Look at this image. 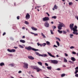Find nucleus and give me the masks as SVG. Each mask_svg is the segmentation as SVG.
<instances>
[{
    "label": "nucleus",
    "mask_w": 78,
    "mask_h": 78,
    "mask_svg": "<svg viewBox=\"0 0 78 78\" xmlns=\"http://www.w3.org/2000/svg\"><path fill=\"white\" fill-rule=\"evenodd\" d=\"M77 27L76 26H75L74 27H73V34H76V35H78V32H78V30L77 29Z\"/></svg>",
    "instance_id": "nucleus-1"
},
{
    "label": "nucleus",
    "mask_w": 78,
    "mask_h": 78,
    "mask_svg": "<svg viewBox=\"0 0 78 78\" xmlns=\"http://www.w3.org/2000/svg\"><path fill=\"white\" fill-rule=\"evenodd\" d=\"M25 49H27V50H28V51H30V50H32L35 51H39V50L33 48L32 47H31V46H28V47H25Z\"/></svg>",
    "instance_id": "nucleus-2"
},
{
    "label": "nucleus",
    "mask_w": 78,
    "mask_h": 78,
    "mask_svg": "<svg viewBox=\"0 0 78 78\" xmlns=\"http://www.w3.org/2000/svg\"><path fill=\"white\" fill-rule=\"evenodd\" d=\"M32 69H35L37 70V72H39L40 71L42 70L41 69L36 66H33V67H32Z\"/></svg>",
    "instance_id": "nucleus-3"
},
{
    "label": "nucleus",
    "mask_w": 78,
    "mask_h": 78,
    "mask_svg": "<svg viewBox=\"0 0 78 78\" xmlns=\"http://www.w3.org/2000/svg\"><path fill=\"white\" fill-rule=\"evenodd\" d=\"M60 24H58V29L59 30H61L62 29V27H63V26H64L63 23H60Z\"/></svg>",
    "instance_id": "nucleus-4"
},
{
    "label": "nucleus",
    "mask_w": 78,
    "mask_h": 78,
    "mask_svg": "<svg viewBox=\"0 0 78 78\" xmlns=\"http://www.w3.org/2000/svg\"><path fill=\"white\" fill-rule=\"evenodd\" d=\"M42 19L43 21H47L49 20V18L48 17L46 16L44 17Z\"/></svg>",
    "instance_id": "nucleus-5"
},
{
    "label": "nucleus",
    "mask_w": 78,
    "mask_h": 78,
    "mask_svg": "<svg viewBox=\"0 0 78 78\" xmlns=\"http://www.w3.org/2000/svg\"><path fill=\"white\" fill-rule=\"evenodd\" d=\"M30 15L29 13H27L26 15V19L27 20H28L30 18Z\"/></svg>",
    "instance_id": "nucleus-6"
},
{
    "label": "nucleus",
    "mask_w": 78,
    "mask_h": 78,
    "mask_svg": "<svg viewBox=\"0 0 78 78\" xmlns=\"http://www.w3.org/2000/svg\"><path fill=\"white\" fill-rule=\"evenodd\" d=\"M51 62L54 64H57L58 63V62L56 60H51Z\"/></svg>",
    "instance_id": "nucleus-7"
},
{
    "label": "nucleus",
    "mask_w": 78,
    "mask_h": 78,
    "mask_svg": "<svg viewBox=\"0 0 78 78\" xmlns=\"http://www.w3.org/2000/svg\"><path fill=\"white\" fill-rule=\"evenodd\" d=\"M74 24H70L69 25V28H70L71 31L73 30V28Z\"/></svg>",
    "instance_id": "nucleus-8"
},
{
    "label": "nucleus",
    "mask_w": 78,
    "mask_h": 78,
    "mask_svg": "<svg viewBox=\"0 0 78 78\" xmlns=\"http://www.w3.org/2000/svg\"><path fill=\"white\" fill-rule=\"evenodd\" d=\"M24 66L23 67H24L26 69L28 68V64L26 63H24Z\"/></svg>",
    "instance_id": "nucleus-9"
},
{
    "label": "nucleus",
    "mask_w": 78,
    "mask_h": 78,
    "mask_svg": "<svg viewBox=\"0 0 78 78\" xmlns=\"http://www.w3.org/2000/svg\"><path fill=\"white\" fill-rule=\"evenodd\" d=\"M7 51L9 52H15L16 51V50L14 49H12L11 50H9V49H8Z\"/></svg>",
    "instance_id": "nucleus-10"
},
{
    "label": "nucleus",
    "mask_w": 78,
    "mask_h": 78,
    "mask_svg": "<svg viewBox=\"0 0 78 78\" xmlns=\"http://www.w3.org/2000/svg\"><path fill=\"white\" fill-rule=\"evenodd\" d=\"M44 26L46 27H49V24L48 23V22H46L44 24Z\"/></svg>",
    "instance_id": "nucleus-11"
},
{
    "label": "nucleus",
    "mask_w": 78,
    "mask_h": 78,
    "mask_svg": "<svg viewBox=\"0 0 78 78\" xmlns=\"http://www.w3.org/2000/svg\"><path fill=\"white\" fill-rule=\"evenodd\" d=\"M28 58L31 60H34V58L32 56H28Z\"/></svg>",
    "instance_id": "nucleus-12"
},
{
    "label": "nucleus",
    "mask_w": 78,
    "mask_h": 78,
    "mask_svg": "<svg viewBox=\"0 0 78 78\" xmlns=\"http://www.w3.org/2000/svg\"><path fill=\"white\" fill-rule=\"evenodd\" d=\"M31 29H32V30H33L37 31V29L36 28V27H31Z\"/></svg>",
    "instance_id": "nucleus-13"
},
{
    "label": "nucleus",
    "mask_w": 78,
    "mask_h": 78,
    "mask_svg": "<svg viewBox=\"0 0 78 78\" xmlns=\"http://www.w3.org/2000/svg\"><path fill=\"white\" fill-rule=\"evenodd\" d=\"M39 56H40L45 57L47 56V55L46 54L40 55Z\"/></svg>",
    "instance_id": "nucleus-14"
},
{
    "label": "nucleus",
    "mask_w": 78,
    "mask_h": 78,
    "mask_svg": "<svg viewBox=\"0 0 78 78\" xmlns=\"http://www.w3.org/2000/svg\"><path fill=\"white\" fill-rule=\"evenodd\" d=\"M47 53H48V54L50 56H51V57H53V58H55V57L54 56L52 55L51 54V53H49V52H48Z\"/></svg>",
    "instance_id": "nucleus-15"
},
{
    "label": "nucleus",
    "mask_w": 78,
    "mask_h": 78,
    "mask_svg": "<svg viewBox=\"0 0 78 78\" xmlns=\"http://www.w3.org/2000/svg\"><path fill=\"white\" fill-rule=\"evenodd\" d=\"M20 41L21 42H22V43H25V40H20Z\"/></svg>",
    "instance_id": "nucleus-16"
},
{
    "label": "nucleus",
    "mask_w": 78,
    "mask_h": 78,
    "mask_svg": "<svg viewBox=\"0 0 78 78\" xmlns=\"http://www.w3.org/2000/svg\"><path fill=\"white\" fill-rule=\"evenodd\" d=\"M47 69H48V70H51V69H52V67L51 66H50V67H47Z\"/></svg>",
    "instance_id": "nucleus-17"
},
{
    "label": "nucleus",
    "mask_w": 78,
    "mask_h": 78,
    "mask_svg": "<svg viewBox=\"0 0 78 78\" xmlns=\"http://www.w3.org/2000/svg\"><path fill=\"white\" fill-rule=\"evenodd\" d=\"M71 59L73 61H76L74 57H72Z\"/></svg>",
    "instance_id": "nucleus-18"
},
{
    "label": "nucleus",
    "mask_w": 78,
    "mask_h": 78,
    "mask_svg": "<svg viewBox=\"0 0 78 78\" xmlns=\"http://www.w3.org/2000/svg\"><path fill=\"white\" fill-rule=\"evenodd\" d=\"M24 23L26 25H28L29 24V23L28 22L25 21H24Z\"/></svg>",
    "instance_id": "nucleus-19"
},
{
    "label": "nucleus",
    "mask_w": 78,
    "mask_h": 78,
    "mask_svg": "<svg viewBox=\"0 0 78 78\" xmlns=\"http://www.w3.org/2000/svg\"><path fill=\"white\" fill-rule=\"evenodd\" d=\"M38 64L39 65L42 66V63L41 62H38Z\"/></svg>",
    "instance_id": "nucleus-20"
},
{
    "label": "nucleus",
    "mask_w": 78,
    "mask_h": 78,
    "mask_svg": "<svg viewBox=\"0 0 78 78\" xmlns=\"http://www.w3.org/2000/svg\"><path fill=\"white\" fill-rule=\"evenodd\" d=\"M58 32L60 34L62 33V31L60 30H58Z\"/></svg>",
    "instance_id": "nucleus-21"
},
{
    "label": "nucleus",
    "mask_w": 78,
    "mask_h": 78,
    "mask_svg": "<svg viewBox=\"0 0 78 78\" xmlns=\"http://www.w3.org/2000/svg\"><path fill=\"white\" fill-rule=\"evenodd\" d=\"M56 43L57 45L59 47L60 46V43L59 42H58V41H56Z\"/></svg>",
    "instance_id": "nucleus-22"
},
{
    "label": "nucleus",
    "mask_w": 78,
    "mask_h": 78,
    "mask_svg": "<svg viewBox=\"0 0 78 78\" xmlns=\"http://www.w3.org/2000/svg\"><path fill=\"white\" fill-rule=\"evenodd\" d=\"M41 36H43V38H45L46 37L45 35H44L43 33H41Z\"/></svg>",
    "instance_id": "nucleus-23"
},
{
    "label": "nucleus",
    "mask_w": 78,
    "mask_h": 78,
    "mask_svg": "<svg viewBox=\"0 0 78 78\" xmlns=\"http://www.w3.org/2000/svg\"><path fill=\"white\" fill-rule=\"evenodd\" d=\"M54 8L56 9H57V5L56 4L55 5L54 7Z\"/></svg>",
    "instance_id": "nucleus-24"
},
{
    "label": "nucleus",
    "mask_w": 78,
    "mask_h": 78,
    "mask_svg": "<svg viewBox=\"0 0 78 78\" xmlns=\"http://www.w3.org/2000/svg\"><path fill=\"white\" fill-rule=\"evenodd\" d=\"M51 18L52 19H56L57 17L56 16H52L51 17Z\"/></svg>",
    "instance_id": "nucleus-25"
},
{
    "label": "nucleus",
    "mask_w": 78,
    "mask_h": 78,
    "mask_svg": "<svg viewBox=\"0 0 78 78\" xmlns=\"http://www.w3.org/2000/svg\"><path fill=\"white\" fill-rule=\"evenodd\" d=\"M69 5H73V3L72 2H69Z\"/></svg>",
    "instance_id": "nucleus-26"
},
{
    "label": "nucleus",
    "mask_w": 78,
    "mask_h": 78,
    "mask_svg": "<svg viewBox=\"0 0 78 78\" xmlns=\"http://www.w3.org/2000/svg\"><path fill=\"white\" fill-rule=\"evenodd\" d=\"M5 64L4 63L2 62L0 64V66H4Z\"/></svg>",
    "instance_id": "nucleus-27"
},
{
    "label": "nucleus",
    "mask_w": 78,
    "mask_h": 78,
    "mask_svg": "<svg viewBox=\"0 0 78 78\" xmlns=\"http://www.w3.org/2000/svg\"><path fill=\"white\" fill-rule=\"evenodd\" d=\"M9 65L12 67H13L15 66V64L13 63L10 64H9Z\"/></svg>",
    "instance_id": "nucleus-28"
},
{
    "label": "nucleus",
    "mask_w": 78,
    "mask_h": 78,
    "mask_svg": "<svg viewBox=\"0 0 78 78\" xmlns=\"http://www.w3.org/2000/svg\"><path fill=\"white\" fill-rule=\"evenodd\" d=\"M46 44H47L48 45H49L50 44V43L49 42V41H46Z\"/></svg>",
    "instance_id": "nucleus-29"
},
{
    "label": "nucleus",
    "mask_w": 78,
    "mask_h": 78,
    "mask_svg": "<svg viewBox=\"0 0 78 78\" xmlns=\"http://www.w3.org/2000/svg\"><path fill=\"white\" fill-rule=\"evenodd\" d=\"M35 54H36V55H38V56H40L39 55H41V54H39V53L36 52H35Z\"/></svg>",
    "instance_id": "nucleus-30"
},
{
    "label": "nucleus",
    "mask_w": 78,
    "mask_h": 78,
    "mask_svg": "<svg viewBox=\"0 0 78 78\" xmlns=\"http://www.w3.org/2000/svg\"><path fill=\"white\" fill-rule=\"evenodd\" d=\"M66 76V74H62L61 75V77H63Z\"/></svg>",
    "instance_id": "nucleus-31"
},
{
    "label": "nucleus",
    "mask_w": 78,
    "mask_h": 78,
    "mask_svg": "<svg viewBox=\"0 0 78 78\" xmlns=\"http://www.w3.org/2000/svg\"><path fill=\"white\" fill-rule=\"evenodd\" d=\"M77 73H78V70H75V74H77Z\"/></svg>",
    "instance_id": "nucleus-32"
},
{
    "label": "nucleus",
    "mask_w": 78,
    "mask_h": 78,
    "mask_svg": "<svg viewBox=\"0 0 78 78\" xmlns=\"http://www.w3.org/2000/svg\"><path fill=\"white\" fill-rule=\"evenodd\" d=\"M50 32H51V34H54V33H53V30H50Z\"/></svg>",
    "instance_id": "nucleus-33"
},
{
    "label": "nucleus",
    "mask_w": 78,
    "mask_h": 78,
    "mask_svg": "<svg viewBox=\"0 0 78 78\" xmlns=\"http://www.w3.org/2000/svg\"><path fill=\"white\" fill-rule=\"evenodd\" d=\"M67 62V60L65 58L64 59V62Z\"/></svg>",
    "instance_id": "nucleus-34"
},
{
    "label": "nucleus",
    "mask_w": 78,
    "mask_h": 78,
    "mask_svg": "<svg viewBox=\"0 0 78 78\" xmlns=\"http://www.w3.org/2000/svg\"><path fill=\"white\" fill-rule=\"evenodd\" d=\"M55 38L57 39H58V40L59 41H60V42L61 41L60 39V38H57V37H56Z\"/></svg>",
    "instance_id": "nucleus-35"
},
{
    "label": "nucleus",
    "mask_w": 78,
    "mask_h": 78,
    "mask_svg": "<svg viewBox=\"0 0 78 78\" xmlns=\"http://www.w3.org/2000/svg\"><path fill=\"white\" fill-rule=\"evenodd\" d=\"M75 48L74 46H71L70 47V48L71 49H73Z\"/></svg>",
    "instance_id": "nucleus-36"
},
{
    "label": "nucleus",
    "mask_w": 78,
    "mask_h": 78,
    "mask_svg": "<svg viewBox=\"0 0 78 78\" xmlns=\"http://www.w3.org/2000/svg\"><path fill=\"white\" fill-rule=\"evenodd\" d=\"M70 38H72V37H71L72 36V37H73V34H70Z\"/></svg>",
    "instance_id": "nucleus-37"
},
{
    "label": "nucleus",
    "mask_w": 78,
    "mask_h": 78,
    "mask_svg": "<svg viewBox=\"0 0 78 78\" xmlns=\"http://www.w3.org/2000/svg\"><path fill=\"white\" fill-rule=\"evenodd\" d=\"M52 27H53V29H55L56 28V26H53Z\"/></svg>",
    "instance_id": "nucleus-38"
},
{
    "label": "nucleus",
    "mask_w": 78,
    "mask_h": 78,
    "mask_svg": "<svg viewBox=\"0 0 78 78\" xmlns=\"http://www.w3.org/2000/svg\"><path fill=\"white\" fill-rule=\"evenodd\" d=\"M46 45V43H43L42 45L43 46H45Z\"/></svg>",
    "instance_id": "nucleus-39"
},
{
    "label": "nucleus",
    "mask_w": 78,
    "mask_h": 78,
    "mask_svg": "<svg viewBox=\"0 0 78 78\" xmlns=\"http://www.w3.org/2000/svg\"><path fill=\"white\" fill-rule=\"evenodd\" d=\"M20 47L21 48H23V46H22V45H19Z\"/></svg>",
    "instance_id": "nucleus-40"
},
{
    "label": "nucleus",
    "mask_w": 78,
    "mask_h": 78,
    "mask_svg": "<svg viewBox=\"0 0 78 78\" xmlns=\"http://www.w3.org/2000/svg\"><path fill=\"white\" fill-rule=\"evenodd\" d=\"M72 53L73 54H76V53L74 51L72 52Z\"/></svg>",
    "instance_id": "nucleus-41"
},
{
    "label": "nucleus",
    "mask_w": 78,
    "mask_h": 78,
    "mask_svg": "<svg viewBox=\"0 0 78 78\" xmlns=\"http://www.w3.org/2000/svg\"><path fill=\"white\" fill-rule=\"evenodd\" d=\"M20 16H18L17 17V20H19L20 19Z\"/></svg>",
    "instance_id": "nucleus-42"
},
{
    "label": "nucleus",
    "mask_w": 78,
    "mask_h": 78,
    "mask_svg": "<svg viewBox=\"0 0 78 78\" xmlns=\"http://www.w3.org/2000/svg\"><path fill=\"white\" fill-rule=\"evenodd\" d=\"M46 13L48 15V16H50V15H49V14L48 12H46Z\"/></svg>",
    "instance_id": "nucleus-43"
},
{
    "label": "nucleus",
    "mask_w": 78,
    "mask_h": 78,
    "mask_svg": "<svg viewBox=\"0 0 78 78\" xmlns=\"http://www.w3.org/2000/svg\"><path fill=\"white\" fill-rule=\"evenodd\" d=\"M63 34H66V31H64V30L63 31Z\"/></svg>",
    "instance_id": "nucleus-44"
},
{
    "label": "nucleus",
    "mask_w": 78,
    "mask_h": 78,
    "mask_svg": "<svg viewBox=\"0 0 78 78\" xmlns=\"http://www.w3.org/2000/svg\"><path fill=\"white\" fill-rule=\"evenodd\" d=\"M53 47H55V48H57L58 47V46H56V45H54Z\"/></svg>",
    "instance_id": "nucleus-45"
},
{
    "label": "nucleus",
    "mask_w": 78,
    "mask_h": 78,
    "mask_svg": "<svg viewBox=\"0 0 78 78\" xmlns=\"http://www.w3.org/2000/svg\"><path fill=\"white\" fill-rule=\"evenodd\" d=\"M41 7V6H37V8L38 9H39V8L40 7Z\"/></svg>",
    "instance_id": "nucleus-46"
},
{
    "label": "nucleus",
    "mask_w": 78,
    "mask_h": 78,
    "mask_svg": "<svg viewBox=\"0 0 78 78\" xmlns=\"http://www.w3.org/2000/svg\"><path fill=\"white\" fill-rule=\"evenodd\" d=\"M75 76L76 77H78V74H76L75 75Z\"/></svg>",
    "instance_id": "nucleus-47"
},
{
    "label": "nucleus",
    "mask_w": 78,
    "mask_h": 78,
    "mask_svg": "<svg viewBox=\"0 0 78 78\" xmlns=\"http://www.w3.org/2000/svg\"><path fill=\"white\" fill-rule=\"evenodd\" d=\"M65 56H66V57H67L68 56V55L66 53H65Z\"/></svg>",
    "instance_id": "nucleus-48"
},
{
    "label": "nucleus",
    "mask_w": 78,
    "mask_h": 78,
    "mask_svg": "<svg viewBox=\"0 0 78 78\" xmlns=\"http://www.w3.org/2000/svg\"><path fill=\"white\" fill-rule=\"evenodd\" d=\"M76 18L77 19V20H78V16H75Z\"/></svg>",
    "instance_id": "nucleus-49"
},
{
    "label": "nucleus",
    "mask_w": 78,
    "mask_h": 78,
    "mask_svg": "<svg viewBox=\"0 0 78 78\" xmlns=\"http://www.w3.org/2000/svg\"><path fill=\"white\" fill-rule=\"evenodd\" d=\"M75 69L76 70H78V67H76Z\"/></svg>",
    "instance_id": "nucleus-50"
},
{
    "label": "nucleus",
    "mask_w": 78,
    "mask_h": 78,
    "mask_svg": "<svg viewBox=\"0 0 78 78\" xmlns=\"http://www.w3.org/2000/svg\"><path fill=\"white\" fill-rule=\"evenodd\" d=\"M34 36H37L38 35V34H34Z\"/></svg>",
    "instance_id": "nucleus-51"
},
{
    "label": "nucleus",
    "mask_w": 78,
    "mask_h": 78,
    "mask_svg": "<svg viewBox=\"0 0 78 78\" xmlns=\"http://www.w3.org/2000/svg\"><path fill=\"white\" fill-rule=\"evenodd\" d=\"M6 34V32H4V33H3V36H4Z\"/></svg>",
    "instance_id": "nucleus-52"
},
{
    "label": "nucleus",
    "mask_w": 78,
    "mask_h": 78,
    "mask_svg": "<svg viewBox=\"0 0 78 78\" xmlns=\"http://www.w3.org/2000/svg\"><path fill=\"white\" fill-rule=\"evenodd\" d=\"M40 44H39V43H37V45H38V46H39Z\"/></svg>",
    "instance_id": "nucleus-53"
},
{
    "label": "nucleus",
    "mask_w": 78,
    "mask_h": 78,
    "mask_svg": "<svg viewBox=\"0 0 78 78\" xmlns=\"http://www.w3.org/2000/svg\"><path fill=\"white\" fill-rule=\"evenodd\" d=\"M45 65H46V66H48V64H47V63H46L45 64Z\"/></svg>",
    "instance_id": "nucleus-54"
},
{
    "label": "nucleus",
    "mask_w": 78,
    "mask_h": 78,
    "mask_svg": "<svg viewBox=\"0 0 78 78\" xmlns=\"http://www.w3.org/2000/svg\"><path fill=\"white\" fill-rule=\"evenodd\" d=\"M56 70L59 71V70H60L61 69L59 68H58V69H56Z\"/></svg>",
    "instance_id": "nucleus-55"
},
{
    "label": "nucleus",
    "mask_w": 78,
    "mask_h": 78,
    "mask_svg": "<svg viewBox=\"0 0 78 78\" xmlns=\"http://www.w3.org/2000/svg\"><path fill=\"white\" fill-rule=\"evenodd\" d=\"M22 73V72H21V71H20L18 72V73Z\"/></svg>",
    "instance_id": "nucleus-56"
},
{
    "label": "nucleus",
    "mask_w": 78,
    "mask_h": 78,
    "mask_svg": "<svg viewBox=\"0 0 78 78\" xmlns=\"http://www.w3.org/2000/svg\"><path fill=\"white\" fill-rule=\"evenodd\" d=\"M25 38V36H23V37H22V38Z\"/></svg>",
    "instance_id": "nucleus-57"
},
{
    "label": "nucleus",
    "mask_w": 78,
    "mask_h": 78,
    "mask_svg": "<svg viewBox=\"0 0 78 78\" xmlns=\"http://www.w3.org/2000/svg\"><path fill=\"white\" fill-rule=\"evenodd\" d=\"M51 23L52 24H53L54 23V22L53 21H51Z\"/></svg>",
    "instance_id": "nucleus-58"
},
{
    "label": "nucleus",
    "mask_w": 78,
    "mask_h": 78,
    "mask_svg": "<svg viewBox=\"0 0 78 78\" xmlns=\"http://www.w3.org/2000/svg\"><path fill=\"white\" fill-rule=\"evenodd\" d=\"M14 48H15L16 49L18 48V47H16L15 46V47H14Z\"/></svg>",
    "instance_id": "nucleus-59"
},
{
    "label": "nucleus",
    "mask_w": 78,
    "mask_h": 78,
    "mask_svg": "<svg viewBox=\"0 0 78 78\" xmlns=\"http://www.w3.org/2000/svg\"><path fill=\"white\" fill-rule=\"evenodd\" d=\"M30 33L32 34H34V33H33V32H30Z\"/></svg>",
    "instance_id": "nucleus-60"
},
{
    "label": "nucleus",
    "mask_w": 78,
    "mask_h": 78,
    "mask_svg": "<svg viewBox=\"0 0 78 78\" xmlns=\"http://www.w3.org/2000/svg\"><path fill=\"white\" fill-rule=\"evenodd\" d=\"M31 73V72L30 71L29 72V74H30Z\"/></svg>",
    "instance_id": "nucleus-61"
},
{
    "label": "nucleus",
    "mask_w": 78,
    "mask_h": 78,
    "mask_svg": "<svg viewBox=\"0 0 78 78\" xmlns=\"http://www.w3.org/2000/svg\"><path fill=\"white\" fill-rule=\"evenodd\" d=\"M14 6H16V3H14Z\"/></svg>",
    "instance_id": "nucleus-62"
},
{
    "label": "nucleus",
    "mask_w": 78,
    "mask_h": 78,
    "mask_svg": "<svg viewBox=\"0 0 78 78\" xmlns=\"http://www.w3.org/2000/svg\"><path fill=\"white\" fill-rule=\"evenodd\" d=\"M25 27H22V29H25Z\"/></svg>",
    "instance_id": "nucleus-63"
},
{
    "label": "nucleus",
    "mask_w": 78,
    "mask_h": 78,
    "mask_svg": "<svg viewBox=\"0 0 78 78\" xmlns=\"http://www.w3.org/2000/svg\"><path fill=\"white\" fill-rule=\"evenodd\" d=\"M62 66L64 67H66V66L65 65H63Z\"/></svg>",
    "instance_id": "nucleus-64"
}]
</instances>
